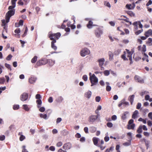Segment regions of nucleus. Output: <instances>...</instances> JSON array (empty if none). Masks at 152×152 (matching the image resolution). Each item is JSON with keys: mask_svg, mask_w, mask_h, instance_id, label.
<instances>
[{"mask_svg": "<svg viewBox=\"0 0 152 152\" xmlns=\"http://www.w3.org/2000/svg\"><path fill=\"white\" fill-rule=\"evenodd\" d=\"M134 79L136 80H137L140 83H144V80L137 75H135V76Z\"/></svg>", "mask_w": 152, "mask_h": 152, "instance_id": "f8f14e48", "label": "nucleus"}, {"mask_svg": "<svg viewBox=\"0 0 152 152\" xmlns=\"http://www.w3.org/2000/svg\"><path fill=\"white\" fill-rule=\"evenodd\" d=\"M129 114V112L128 111L125 112L123 114L121 118L123 120L126 119L127 117V115Z\"/></svg>", "mask_w": 152, "mask_h": 152, "instance_id": "6ab92c4d", "label": "nucleus"}, {"mask_svg": "<svg viewBox=\"0 0 152 152\" xmlns=\"http://www.w3.org/2000/svg\"><path fill=\"white\" fill-rule=\"evenodd\" d=\"M48 61L47 59L45 58L43 59L37 61V64L38 66L45 65L47 64Z\"/></svg>", "mask_w": 152, "mask_h": 152, "instance_id": "423d86ee", "label": "nucleus"}, {"mask_svg": "<svg viewBox=\"0 0 152 152\" xmlns=\"http://www.w3.org/2000/svg\"><path fill=\"white\" fill-rule=\"evenodd\" d=\"M152 34V30L150 29L146 31L144 35L147 37H148L151 35Z\"/></svg>", "mask_w": 152, "mask_h": 152, "instance_id": "a211bd4d", "label": "nucleus"}, {"mask_svg": "<svg viewBox=\"0 0 152 152\" xmlns=\"http://www.w3.org/2000/svg\"><path fill=\"white\" fill-rule=\"evenodd\" d=\"M131 17L134 16V14L131 11H127L126 12Z\"/></svg>", "mask_w": 152, "mask_h": 152, "instance_id": "7c9ffc66", "label": "nucleus"}, {"mask_svg": "<svg viewBox=\"0 0 152 152\" xmlns=\"http://www.w3.org/2000/svg\"><path fill=\"white\" fill-rule=\"evenodd\" d=\"M142 126L140 125L139 126L137 130V132L139 134L141 133L142 132Z\"/></svg>", "mask_w": 152, "mask_h": 152, "instance_id": "cd10ccee", "label": "nucleus"}, {"mask_svg": "<svg viewBox=\"0 0 152 152\" xmlns=\"http://www.w3.org/2000/svg\"><path fill=\"white\" fill-rule=\"evenodd\" d=\"M147 43L148 44L149 46L152 45V39L151 38H149L148 41L147 42Z\"/></svg>", "mask_w": 152, "mask_h": 152, "instance_id": "2f4dec72", "label": "nucleus"}, {"mask_svg": "<svg viewBox=\"0 0 152 152\" xmlns=\"http://www.w3.org/2000/svg\"><path fill=\"white\" fill-rule=\"evenodd\" d=\"M49 150L52 151H54L55 150V148L54 146H52L50 147Z\"/></svg>", "mask_w": 152, "mask_h": 152, "instance_id": "4d7b16f0", "label": "nucleus"}, {"mask_svg": "<svg viewBox=\"0 0 152 152\" xmlns=\"http://www.w3.org/2000/svg\"><path fill=\"white\" fill-rule=\"evenodd\" d=\"M90 131L91 132L94 133L96 131V128L94 126H91L90 127Z\"/></svg>", "mask_w": 152, "mask_h": 152, "instance_id": "a878e982", "label": "nucleus"}, {"mask_svg": "<svg viewBox=\"0 0 152 152\" xmlns=\"http://www.w3.org/2000/svg\"><path fill=\"white\" fill-rule=\"evenodd\" d=\"M102 33V31L99 29H98L95 31V35L98 38H99Z\"/></svg>", "mask_w": 152, "mask_h": 152, "instance_id": "9d476101", "label": "nucleus"}, {"mask_svg": "<svg viewBox=\"0 0 152 152\" xmlns=\"http://www.w3.org/2000/svg\"><path fill=\"white\" fill-rule=\"evenodd\" d=\"M39 116L40 118H43L44 119H47V115L46 114L43 115L42 113H41L39 114Z\"/></svg>", "mask_w": 152, "mask_h": 152, "instance_id": "72a5a7b5", "label": "nucleus"}, {"mask_svg": "<svg viewBox=\"0 0 152 152\" xmlns=\"http://www.w3.org/2000/svg\"><path fill=\"white\" fill-rule=\"evenodd\" d=\"M135 126L134 124H128L127 126V128L129 129H133Z\"/></svg>", "mask_w": 152, "mask_h": 152, "instance_id": "393cba45", "label": "nucleus"}, {"mask_svg": "<svg viewBox=\"0 0 152 152\" xmlns=\"http://www.w3.org/2000/svg\"><path fill=\"white\" fill-rule=\"evenodd\" d=\"M146 45H143L142 48V51L143 52H145L146 51Z\"/></svg>", "mask_w": 152, "mask_h": 152, "instance_id": "de8ad7c7", "label": "nucleus"}, {"mask_svg": "<svg viewBox=\"0 0 152 152\" xmlns=\"http://www.w3.org/2000/svg\"><path fill=\"white\" fill-rule=\"evenodd\" d=\"M61 34L59 32L56 34H50L49 37L51 40H52L51 42V48L54 50H56L57 49V47L55 45L54 43L56 42V39H58L60 37Z\"/></svg>", "mask_w": 152, "mask_h": 152, "instance_id": "f03ea898", "label": "nucleus"}, {"mask_svg": "<svg viewBox=\"0 0 152 152\" xmlns=\"http://www.w3.org/2000/svg\"><path fill=\"white\" fill-rule=\"evenodd\" d=\"M48 62L50 65L51 66H53L55 63V61L51 59H49Z\"/></svg>", "mask_w": 152, "mask_h": 152, "instance_id": "c9c22d12", "label": "nucleus"}, {"mask_svg": "<svg viewBox=\"0 0 152 152\" xmlns=\"http://www.w3.org/2000/svg\"><path fill=\"white\" fill-rule=\"evenodd\" d=\"M61 133L64 136L68 135L69 133V132L67 131L66 130H64L61 132Z\"/></svg>", "mask_w": 152, "mask_h": 152, "instance_id": "bb28decb", "label": "nucleus"}, {"mask_svg": "<svg viewBox=\"0 0 152 152\" xmlns=\"http://www.w3.org/2000/svg\"><path fill=\"white\" fill-rule=\"evenodd\" d=\"M5 81V80L4 78H0V84H4Z\"/></svg>", "mask_w": 152, "mask_h": 152, "instance_id": "79ce46f5", "label": "nucleus"}, {"mask_svg": "<svg viewBox=\"0 0 152 152\" xmlns=\"http://www.w3.org/2000/svg\"><path fill=\"white\" fill-rule=\"evenodd\" d=\"M63 145V143L61 141L58 142L56 144V146L57 147H60Z\"/></svg>", "mask_w": 152, "mask_h": 152, "instance_id": "58836bf2", "label": "nucleus"}, {"mask_svg": "<svg viewBox=\"0 0 152 152\" xmlns=\"http://www.w3.org/2000/svg\"><path fill=\"white\" fill-rule=\"evenodd\" d=\"M111 118L112 120L115 121L117 119V116L115 115H114L112 116Z\"/></svg>", "mask_w": 152, "mask_h": 152, "instance_id": "6e6d98bb", "label": "nucleus"}, {"mask_svg": "<svg viewBox=\"0 0 152 152\" xmlns=\"http://www.w3.org/2000/svg\"><path fill=\"white\" fill-rule=\"evenodd\" d=\"M23 108L26 111H28L29 110V108L27 104H23Z\"/></svg>", "mask_w": 152, "mask_h": 152, "instance_id": "c756f323", "label": "nucleus"}, {"mask_svg": "<svg viewBox=\"0 0 152 152\" xmlns=\"http://www.w3.org/2000/svg\"><path fill=\"white\" fill-rule=\"evenodd\" d=\"M122 20H124L126 22L129 23L130 25H131L132 24V22L129 21V19L127 18H126V19H123Z\"/></svg>", "mask_w": 152, "mask_h": 152, "instance_id": "09e8293b", "label": "nucleus"}, {"mask_svg": "<svg viewBox=\"0 0 152 152\" xmlns=\"http://www.w3.org/2000/svg\"><path fill=\"white\" fill-rule=\"evenodd\" d=\"M89 79L91 84V86H92L96 85L98 82V79L94 74H93V76L89 77Z\"/></svg>", "mask_w": 152, "mask_h": 152, "instance_id": "20e7f679", "label": "nucleus"}, {"mask_svg": "<svg viewBox=\"0 0 152 152\" xmlns=\"http://www.w3.org/2000/svg\"><path fill=\"white\" fill-rule=\"evenodd\" d=\"M105 61V59L103 58H102L99 59L98 60V61L99 62V66L101 67V70H102L103 69V67L102 66V65L104 64V62Z\"/></svg>", "mask_w": 152, "mask_h": 152, "instance_id": "6e6552de", "label": "nucleus"}, {"mask_svg": "<svg viewBox=\"0 0 152 152\" xmlns=\"http://www.w3.org/2000/svg\"><path fill=\"white\" fill-rule=\"evenodd\" d=\"M104 4L105 6L108 7L109 8L111 7V5L109 2L107 1H104Z\"/></svg>", "mask_w": 152, "mask_h": 152, "instance_id": "473e14b6", "label": "nucleus"}, {"mask_svg": "<svg viewBox=\"0 0 152 152\" xmlns=\"http://www.w3.org/2000/svg\"><path fill=\"white\" fill-rule=\"evenodd\" d=\"M133 6L130 4H127L126 5V7L129 10L133 9L135 6V4L134 3H133Z\"/></svg>", "mask_w": 152, "mask_h": 152, "instance_id": "2eb2a0df", "label": "nucleus"}, {"mask_svg": "<svg viewBox=\"0 0 152 152\" xmlns=\"http://www.w3.org/2000/svg\"><path fill=\"white\" fill-rule=\"evenodd\" d=\"M104 73L105 76H108L110 74V72L109 70H106L104 72Z\"/></svg>", "mask_w": 152, "mask_h": 152, "instance_id": "ea45409f", "label": "nucleus"}, {"mask_svg": "<svg viewBox=\"0 0 152 152\" xmlns=\"http://www.w3.org/2000/svg\"><path fill=\"white\" fill-rule=\"evenodd\" d=\"M84 131L86 133H88V128L87 127H86L84 128Z\"/></svg>", "mask_w": 152, "mask_h": 152, "instance_id": "69168bd1", "label": "nucleus"}, {"mask_svg": "<svg viewBox=\"0 0 152 152\" xmlns=\"http://www.w3.org/2000/svg\"><path fill=\"white\" fill-rule=\"evenodd\" d=\"M96 25L93 24V22L91 20H89L88 23L87 25V27L88 28L90 29L92 28L93 26H96Z\"/></svg>", "mask_w": 152, "mask_h": 152, "instance_id": "f3484780", "label": "nucleus"}, {"mask_svg": "<svg viewBox=\"0 0 152 152\" xmlns=\"http://www.w3.org/2000/svg\"><path fill=\"white\" fill-rule=\"evenodd\" d=\"M101 99V98L100 96H97L96 97L95 100L96 102H99Z\"/></svg>", "mask_w": 152, "mask_h": 152, "instance_id": "603ef678", "label": "nucleus"}, {"mask_svg": "<svg viewBox=\"0 0 152 152\" xmlns=\"http://www.w3.org/2000/svg\"><path fill=\"white\" fill-rule=\"evenodd\" d=\"M17 0H11L12 5L9 7L8 10H9L7 13L6 15V20L7 23L9 22L10 18L15 14V10L14 8L15 7L16 2Z\"/></svg>", "mask_w": 152, "mask_h": 152, "instance_id": "f257e3e1", "label": "nucleus"}, {"mask_svg": "<svg viewBox=\"0 0 152 152\" xmlns=\"http://www.w3.org/2000/svg\"><path fill=\"white\" fill-rule=\"evenodd\" d=\"M92 94V92L91 91H88L86 92L84 94V96L88 99L90 98Z\"/></svg>", "mask_w": 152, "mask_h": 152, "instance_id": "ddd939ff", "label": "nucleus"}, {"mask_svg": "<svg viewBox=\"0 0 152 152\" xmlns=\"http://www.w3.org/2000/svg\"><path fill=\"white\" fill-rule=\"evenodd\" d=\"M20 32V29L19 28L16 29L15 31V32L16 34H18Z\"/></svg>", "mask_w": 152, "mask_h": 152, "instance_id": "bf43d9fd", "label": "nucleus"}, {"mask_svg": "<svg viewBox=\"0 0 152 152\" xmlns=\"http://www.w3.org/2000/svg\"><path fill=\"white\" fill-rule=\"evenodd\" d=\"M37 80L36 77L32 76L29 79V82L31 84H33L35 83Z\"/></svg>", "mask_w": 152, "mask_h": 152, "instance_id": "4468645a", "label": "nucleus"}, {"mask_svg": "<svg viewBox=\"0 0 152 152\" xmlns=\"http://www.w3.org/2000/svg\"><path fill=\"white\" fill-rule=\"evenodd\" d=\"M12 57V56L11 55H9L6 58V59L7 60L9 61L11 60V58Z\"/></svg>", "mask_w": 152, "mask_h": 152, "instance_id": "8fccbe9b", "label": "nucleus"}, {"mask_svg": "<svg viewBox=\"0 0 152 152\" xmlns=\"http://www.w3.org/2000/svg\"><path fill=\"white\" fill-rule=\"evenodd\" d=\"M108 55L109 56V59L112 60L113 59V53L110 52L109 51L108 52Z\"/></svg>", "mask_w": 152, "mask_h": 152, "instance_id": "c85d7f7f", "label": "nucleus"}, {"mask_svg": "<svg viewBox=\"0 0 152 152\" xmlns=\"http://www.w3.org/2000/svg\"><path fill=\"white\" fill-rule=\"evenodd\" d=\"M19 108V105H14L13 107V109L14 110H17Z\"/></svg>", "mask_w": 152, "mask_h": 152, "instance_id": "37998d69", "label": "nucleus"}, {"mask_svg": "<svg viewBox=\"0 0 152 152\" xmlns=\"http://www.w3.org/2000/svg\"><path fill=\"white\" fill-rule=\"evenodd\" d=\"M37 102L38 104V107H40L42 103L41 100L40 99H38L37 101Z\"/></svg>", "mask_w": 152, "mask_h": 152, "instance_id": "f704fd0d", "label": "nucleus"}, {"mask_svg": "<svg viewBox=\"0 0 152 152\" xmlns=\"http://www.w3.org/2000/svg\"><path fill=\"white\" fill-rule=\"evenodd\" d=\"M28 31V29L27 27L26 26V27L25 31L24 34L22 35L23 37H24L26 35Z\"/></svg>", "mask_w": 152, "mask_h": 152, "instance_id": "c03bdc74", "label": "nucleus"}, {"mask_svg": "<svg viewBox=\"0 0 152 152\" xmlns=\"http://www.w3.org/2000/svg\"><path fill=\"white\" fill-rule=\"evenodd\" d=\"M28 95L26 93H23L20 96V100L23 101H24L26 100L28 98Z\"/></svg>", "mask_w": 152, "mask_h": 152, "instance_id": "1a4fd4ad", "label": "nucleus"}, {"mask_svg": "<svg viewBox=\"0 0 152 152\" xmlns=\"http://www.w3.org/2000/svg\"><path fill=\"white\" fill-rule=\"evenodd\" d=\"M106 84L107 85L106 88V90L107 91H110L111 89V87L109 86L110 83L108 82H106Z\"/></svg>", "mask_w": 152, "mask_h": 152, "instance_id": "b1692460", "label": "nucleus"}, {"mask_svg": "<svg viewBox=\"0 0 152 152\" xmlns=\"http://www.w3.org/2000/svg\"><path fill=\"white\" fill-rule=\"evenodd\" d=\"M126 51H124V54L122 55V58L124 60H128V58L126 57V55H127V57L129 58V60L130 61H132V56L133 53V52L131 51H129V50L127 49H126Z\"/></svg>", "mask_w": 152, "mask_h": 152, "instance_id": "7ed1b4c3", "label": "nucleus"}, {"mask_svg": "<svg viewBox=\"0 0 152 152\" xmlns=\"http://www.w3.org/2000/svg\"><path fill=\"white\" fill-rule=\"evenodd\" d=\"M39 110L40 112H43L45 111V108L43 107H41L39 108Z\"/></svg>", "mask_w": 152, "mask_h": 152, "instance_id": "338daca9", "label": "nucleus"}, {"mask_svg": "<svg viewBox=\"0 0 152 152\" xmlns=\"http://www.w3.org/2000/svg\"><path fill=\"white\" fill-rule=\"evenodd\" d=\"M150 97L149 95H147L145 96V99L146 100H149L150 99Z\"/></svg>", "mask_w": 152, "mask_h": 152, "instance_id": "680f3d73", "label": "nucleus"}, {"mask_svg": "<svg viewBox=\"0 0 152 152\" xmlns=\"http://www.w3.org/2000/svg\"><path fill=\"white\" fill-rule=\"evenodd\" d=\"M143 29H142L140 30H138V31H136L135 32V34L136 35H138L140 34V33H142L143 31Z\"/></svg>", "mask_w": 152, "mask_h": 152, "instance_id": "4c0bfd02", "label": "nucleus"}, {"mask_svg": "<svg viewBox=\"0 0 152 152\" xmlns=\"http://www.w3.org/2000/svg\"><path fill=\"white\" fill-rule=\"evenodd\" d=\"M82 78L84 81H87L88 80L87 76L86 75H84L83 76Z\"/></svg>", "mask_w": 152, "mask_h": 152, "instance_id": "a18cd8bd", "label": "nucleus"}, {"mask_svg": "<svg viewBox=\"0 0 152 152\" xmlns=\"http://www.w3.org/2000/svg\"><path fill=\"white\" fill-rule=\"evenodd\" d=\"M37 56H35L32 58L31 60V62L33 63H35L37 60Z\"/></svg>", "mask_w": 152, "mask_h": 152, "instance_id": "e433bc0d", "label": "nucleus"}, {"mask_svg": "<svg viewBox=\"0 0 152 152\" xmlns=\"http://www.w3.org/2000/svg\"><path fill=\"white\" fill-rule=\"evenodd\" d=\"M26 147L25 146H22V152H28L27 150L25 148Z\"/></svg>", "mask_w": 152, "mask_h": 152, "instance_id": "13d9d810", "label": "nucleus"}, {"mask_svg": "<svg viewBox=\"0 0 152 152\" xmlns=\"http://www.w3.org/2000/svg\"><path fill=\"white\" fill-rule=\"evenodd\" d=\"M5 136L4 135H1L0 136V140L1 141H3L5 139Z\"/></svg>", "mask_w": 152, "mask_h": 152, "instance_id": "774afa93", "label": "nucleus"}, {"mask_svg": "<svg viewBox=\"0 0 152 152\" xmlns=\"http://www.w3.org/2000/svg\"><path fill=\"white\" fill-rule=\"evenodd\" d=\"M120 148V146L119 145H117L116 146L115 149L117 151V152H121L120 150H119V149Z\"/></svg>", "mask_w": 152, "mask_h": 152, "instance_id": "e2e57ef3", "label": "nucleus"}, {"mask_svg": "<svg viewBox=\"0 0 152 152\" xmlns=\"http://www.w3.org/2000/svg\"><path fill=\"white\" fill-rule=\"evenodd\" d=\"M98 140L99 138L96 137H94L93 138V141L94 144L97 146L98 145Z\"/></svg>", "mask_w": 152, "mask_h": 152, "instance_id": "412c9836", "label": "nucleus"}, {"mask_svg": "<svg viewBox=\"0 0 152 152\" xmlns=\"http://www.w3.org/2000/svg\"><path fill=\"white\" fill-rule=\"evenodd\" d=\"M117 85L119 88L124 86L122 83H121L120 82H118L117 84Z\"/></svg>", "mask_w": 152, "mask_h": 152, "instance_id": "49530a36", "label": "nucleus"}, {"mask_svg": "<svg viewBox=\"0 0 152 152\" xmlns=\"http://www.w3.org/2000/svg\"><path fill=\"white\" fill-rule=\"evenodd\" d=\"M90 53V50L87 48L83 49L80 51V54L81 56L84 57Z\"/></svg>", "mask_w": 152, "mask_h": 152, "instance_id": "39448f33", "label": "nucleus"}, {"mask_svg": "<svg viewBox=\"0 0 152 152\" xmlns=\"http://www.w3.org/2000/svg\"><path fill=\"white\" fill-rule=\"evenodd\" d=\"M139 114V112L138 110H136L135 111L132 115V118L135 119L137 118L138 117V115Z\"/></svg>", "mask_w": 152, "mask_h": 152, "instance_id": "dca6fc26", "label": "nucleus"}, {"mask_svg": "<svg viewBox=\"0 0 152 152\" xmlns=\"http://www.w3.org/2000/svg\"><path fill=\"white\" fill-rule=\"evenodd\" d=\"M107 126L109 127H112L113 126V124L111 122H108L107 124Z\"/></svg>", "mask_w": 152, "mask_h": 152, "instance_id": "864d4df0", "label": "nucleus"}, {"mask_svg": "<svg viewBox=\"0 0 152 152\" xmlns=\"http://www.w3.org/2000/svg\"><path fill=\"white\" fill-rule=\"evenodd\" d=\"M134 97V95H132L131 96H130L129 97L128 100L130 102L131 104H132Z\"/></svg>", "mask_w": 152, "mask_h": 152, "instance_id": "aec40b11", "label": "nucleus"}, {"mask_svg": "<svg viewBox=\"0 0 152 152\" xmlns=\"http://www.w3.org/2000/svg\"><path fill=\"white\" fill-rule=\"evenodd\" d=\"M122 42L124 44H126L129 42V41L127 39H124L122 40Z\"/></svg>", "mask_w": 152, "mask_h": 152, "instance_id": "a19ab883", "label": "nucleus"}, {"mask_svg": "<svg viewBox=\"0 0 152 152\" xmlns=\"http://www.w3.org/2000/svg\"><path fill=\"white\" fill-rule=\"evenodd\" d=\"M144 57H143L142 58V60L143 61L146 60L147 62H148L149 61V59H148V55L146 54L145 53H144Z\"/></svg>", "mask_w": 152, "mask_h": 152, "instance_id": "5701e85b", "label": "nucleus"}, {"mask_svg": "<svg viewBox=\"0 0 152 152\" xmlns=\"http://www.w3.org/2000/svg\"><path fill=\"white\" fill-rule=\"evenodd\" d=\"M152 4V1L151 0H149L148 2L146 4V6H148L149 5H151Z\"/></svg>", "mask_w": 152, "mask_h": 152, "instance_id": "0e129e2a", "label": "nucleus"}, {"mask_svg": "<svg viewBox=\"0 0 152 152\" xmlns=\"http://www.w3.org/2000/svg\"><path fill=\"white\" fill-rule=\"evenodd\" d=\"M131 145L130 141L129 142H126L123 144V145L125 146H128Z\"/></svg>", "mask_w": 152, "mask_h": 152, "instance_id": "5fc2aeb1", "label": "nucleus"}, {"mask_svg": "<svg viewBox=\"0 0 152 152\" xmlns=\"http://www.w3.org/2000/svg\"><path fill=\"white\" fill-rule=\"evenodd\" d=\"M149 93V92L148 91H144L141 93V94H140V95L142 96L144 94H148Z\"/></svg>", "mask_w": 152, "mask_h": 152, "instance_id": "052dcab7", "label": "nucleus"}, {"mask_svg": "<svg viewBox=\"0 0 152 152\" xmlns=\"http://www.w3.org/2000/svg\"><path fill=\"white\" fill-rule=\"evenodd\" d=\"M5 66L8 69L10 70H11L10 65V64L6 63L5 64Z\"/></svg>", "mask_w": 152, "mask_h": 152, "instance_id": "3c124183", "label": "nucleus"}, {"mask_svg": "<svg viewBox=\"0 0 152 152\" xmlns=\"http://www.w3.org/2000/svg\"><path fill=\"white\" fill-rule=\"evenodd\" d=\"M97 118V116L95 115L90 116L88 118V121L91 122H94Z\"/></svg>", "mask_w": 152, "mask_h": 152, "instance_id": "9b49d317", "label": "nucleus"}, {"mask_svg": "<svg viewBox=\"0 0 152 152\" xmlns=\"http://www.w3.org/2000/svg\"><path fill=\"white\" fill-rule=\"evenodd\" d=\"M139 23V21L135 22L133 23V25L134 26V31L137 29L138 25Z\"/></svg>", "mask_w": 152, "mask_h": 152, "instance_id": "4be33fe9", "label": "nucleus"}, {"mask_svg": "<svg viewBox=\"0 0 152 152\" xmlns=\"http://www.w3.org/2000/svg\"><path fill=\"white\" fill-rule=\"evenodd\" d=\"M72 147V145L70 142H68L64 144L63 146V148L65 150H68L70 149Z\"/></svg>", "mask_w": 152, "mask_h": 152, "instance_id": "0eeeda50", "label": "nucleus"}]
</instances>
